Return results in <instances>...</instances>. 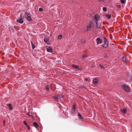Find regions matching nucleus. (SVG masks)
<instances>
[{
	"mask_svg": "<svg viewBox=\"0 0 132 132\" xmlns=\"http://www.w3.org/2000/svg\"><path fill=\"white\" fill-rule=\"evenodd\" d=\"M121 87L126 92H129L130 91L129 87L126 84H124L121 85Z\"/></svg>",
	"mask_w": 132,
	"mask_h": 132,
	"instance_id": "nucleus-1",
	"label": "nucleus"
},
{
	"mask_svg": "<svg viewBox=\"0 0 132 132\" xmlns=\"http://www.w3.org/2000/svg\"><path fill=\"white\" fill-rule=\"evenodd\" d=\"M24 18V16H22V15H20V18L17 20L16 22L20 23H22L24 22L23 19Z\"/></svg>",
	"mask_w": 132,
	"mask_h": 132,
	"instance_id": "nucleus-2",
	"label": "nucleus"
},
{
	"mask_svg": "<svg viewBox=\"0 0 132 132\" xmlns=\"http://www.w3.org/2000/svg\"><path fill=\"white\" fill-rule=\"evenodd\" d=\"M93 23L91 21H90L88 25L87 28V30H89L90 29L93 27Z\"/></svg>",
	"mask_w": 132,
	"mask_h": 132,
	"instance_id": "nucleus-3",
	"label": "nucleus"
},
{
	"mask_svg": "<svg viewBox=\"0 0 132 132\" xmlns=\"http://www.w3.org/2000/svg\"><path fill=\"white\" fill-rule=\"evenodd\" d=\"M59 98H60V96L59 95H55L54 96V98L55 101L56 102H58Z\"/></svg>",
	"mask_w": 132,
	"mask_h": 132,
	"instance_id": "nucleus-4",
	"label": "nucleus"
},
{
	"mask_svg": "<svg viewBox=\"0 0 132 132\" xmlns=\"http://www.w3.org/2000/svg\"><path fill=\"white\" fill-rule=\"evenodd\" d=\"M78 116H79L78 118L81 121H82L83 120V117L80 113L78 112Z\"/></svg>",
	"mask_w": 132,
	"mask_h": 132,
	"instance_id": "nucleus-5",
	"label": "nucleus"
},
{
	"mask_svg": "<svg viewBox=\"0 0 132 132\" xmlns=\"http://www.w3.org/2000/svg\"><path fill=\"white\" fill-rule=\"evenodd\" d=\"M50 39L48 37H45L44 39V41L47 44H48Z\"/></svg>",
	"mask_w": 132,
	"mask_h": 132,
	"instance_id": "nucleus-6",
	"label": "nucleus"
},
{
	"mask_svg": "<svg viewBox=\"0 0 132 132\" xmlns=\"http://www.w3.org/2000/svg\"><path fill=\"white\" fill-rule=\"evenodd\" d=\"M96 40L97 43L98 44H101L102 43V40L99 38H98Z\"/></svg>",
	"mask_w": 132,
	"mask_h": 132,
	"instance_id": "nucleus-7",
	"label": "nucleus"
},
{
	"mask_svg": "<svg viewBox=\"0 0 132 132\" xmlns=\"http://www.w3.org/2000/svg\"><path fill=\"white\" fill-rule=\"evenodd\" d=\"M98 80L96 79H95L93 80V82L94 84L97 85L98 84Z\"/></svg>",
	"mask_w": 132,
	"mask_h": 132,
	"instance_id": "nucleus-8",
	"label": "nucleus"
},
{
	"mask_svg": "<svg viewBox=\"0 0 132 132\" xmlns=\"http://www.w3.org/2000/svg\"><path fill=\"white\" fill-rule=\"evenodd\" d=\"M47 51L49 52L52 53L53 52L52 48L50 47L47 48Z\"/></svg>",
	"mask_w": 132,
	"mask_h": 132,
	"instance_id": "nucleus-9",
	"label": "nucleus"
},
{
	"mask_svg": "<svg viewBox=\"0 0 132 132\" xmlns=\"http://www.w3.org/2000/svg\"><path fill=\"white\" fill-rule=\"evenodd\" d=\"M100 16L97 15H95L94 16V18L96 20V21H98V20L99 19Z\"/></svg>",
	"mask_w": 132,
	"mask_h": 132,
	"instance_id": "nucleus-10",
	"label": "nucleus"
},
{
	"mask_svg": "<svg viewBox=\"0 0 132 132\" xmlns=\"http://www.w3.org/2000/svg\"><path fill=\"white\" fill-rule=\"evenodd\" d=\"M127 60V58L125 56H123L122 58V61L126 63V61Z\"/></svg>",
	"mask_w": 132,
	"mask_h": 132,
	"instance_id": "nucleus-11",
	"label": "nucleus"
},
{
	"mask_svg": "<svg viewBox=\"0 0 132 132\" xmlns=\"http://www.w3.org/2000/svg\"><path fill=\"white\" fill-rule=\"evenodd\" d=\"M33 125H34V126L36 128H37L39 127L37 123L35 122H33Z\"/></svg>",
	"mask_w": 132,
	"mask_h": 132,
	"instance_id": "nucleus-12",
	"label": "nucleus"
},
{
	"mask_svg": "<svg viewBox=\"0 0 132 132\" xmlns=\"http://www.w3.org/2000/svg\"><path fill=\"white\" fill-rule=\"evenodd\" d=\"M95 22H96V27L98 28L100 27V25L99 23H98L97 21H95Z\"/></svg>",
	"mask_w": 132,
	"mask_h": 132,
	"instance_id": "nucleus-13",
	"label": "nucleus"
},
{
	"mask_svg": "<svg viewBox=\"0 0 132 132\" xmlns=\"http://www.w3.org/2000/svg\"><path fill=\"white\" fill-rule=\"evenodd\" d=\"M72 66L73 67L75 68L76 69H79V67L78 66L76 65L75 64H72Z\"/></svg>",
	"mask_w": 132,
	"mask_h": 132,
	"instance_id": "nucleus-14",
	"label": "nucleus"
},
{
	"mask_svg": "<svg viewBox=\"0 0 132 132\" xmlns=\"http://www.w3.org/2000/svg\"><path fill=\"white\" fill-rule=\"evenodd\" d=\"M25 16L26 18L27 17H29L30 16V14L29 13L27 12H26L25 13Z\"/></svg>",
	"mask_w": 132,
	"mask_h": 132,
	"instance_id": "nucleus-15",
	"label": "nucleus"
},
{
	"mask_svg": "<svg viewBox=\"0 0 132 132\" xmlns=\"http://www.w3.org/2000/svg\"><path fill=\"white\" fill-rule=\"evenodd\" d=\"M26 19L27 20L29 21H31L32 20V19L30 16L29 17H27Z\"/></svg>",
	"mask_w": 132,
	"mask_h": 132,
	"instance_id": "nucleus-16",
	"label": "nucleus"
},
{
	"mask_svg": "<svg viewBox=\"0 0 132 132\" xmlns=\"http://www.w3.org/2000/svg\"><path fill=\"white\" fill-rule=\"evenodd\" d=\"M105 16L108 19H110L111 18V16L110 14H106Z\"/></svg>",
	"mask_w": 132,
	"mask_h": 132,
	"instance_id": "nucleus-17",
	"label": "nucleus"
},
{
	"mask_svg": "<svg viewBox=\"0 0 132 132\" xmlns=\"http://www.w3.org/2000/svg\"><path fill=\"white\" fill-rule=\"evenodd\" d=\"M99 66L102 69H104L105 68L104 67V66L102 65L101 64H99Z\"/></svg>",
	"mask_w": 132,
	"mask_h": 132,
	"instance_id": "nucleus-18",
	"label": "nucleus"
},
{
	"mask_svg": "<svg viewBox=\"0 0 132 132\" xmlns=\"http://www.w3.org/2000/svg\"><path fill=\"white\" fill-rule=\"evenodd\" d=\"M31 44L32 48L34 49L35 47V45L32 43V42H31Z\"/></svg>",
	"mask_w": 132,
	"mask_h": 132,
	"instance_id": "nucleus-19",
	"label": "nucleus"
},
{
	"mask_svg": "<svg viewBox=\"0 0 132 132\" xmlns=\"http://www.w3.org/2000/svg\"><path fill=\"white\" fill-rule=\"evenodd\" d=\"M104 43L106 44H108V42L107 39L105 38H104Z\"/></svg>",
	"mask_w": 132,
	"mask_h": 132,
	"instance_id": "nucleus-20",
	"label": "nucleus"
},
{
	"mask_svg": "<svg viewBox=\"0 0 132 132\" xmlns=\"http://www.w3.org/2000/svg\"><path fill=\"white\" fill-rule=\"evenodd\" d=\"M75 110L72 109L71 113L72 114H74L75 112Z\"/></svg>",
	"mask_w": 132,
	"mask_h": 132,
	"instance_id": "nucleus-21",
	"label": "nucleus"
},
{
	"mask_svg": "<svg viewBox=\"0 0 132 132\" xmlns=\"http://www.w3.org/2000/svg\"><path fill=\"white\" fill-rule=\"evenodd\" d=\"M46 88L48 91H49V86L48 85H46Z\"/></svg>",
	"mask_w": 132,
	"mask_h": 132,
	"instance_id": "nucleus-22",
	"label": "nucleus"
},
{
	"mask_svg": "<svg viewBox=\"0 0 132 132\" xmlns=\"http://www.w3.org/2000/svg\"><path fill=\"white\" fill-rule=\"evenodd\" d=\"M108 44H105L103 46V47L106 48L108 46Z\"/></svg>",
	"mask_w": 132,
	"mask_h": 132,
	"instance_id": "nucleus-23",
	"label": "nucleus"
},
{
	"mask_svg": "<svg viewBox=\"0 0 132 132\" xmlns=\"http://www.w3.org/2000/svg\"><path fill=\"white\" fill-rule=\"evenodd\" d=\"M126 109H124L123 110L122 112L124 113H125L126 112Z\"/></svg>",
	"mask_w": 132,
	"mask_h": 132,
	"instance_id": "nucleus-24",
	"label": "nucleus"
},
{
	"mask_svg": "<svg viewBox=\"0 0 132 132\" xmlns=\"http://www.w3.org/2000/svg\"><path fill=\"white\" fill-rule=\"evenodd\" d=\"M126 0H121L120 1L121 3L123 4L125 3Z\"/></svg>",
	"mask_w": 132,
	"mask_h": 132,
	"instance_id": "nucleus-25",
	"label": "nucleus"
},
{
	"mask_svg": "<svg viewBox=\"0 0 132 132\" xmlns=\"http://www.w3.org/2000/svg\"><path fill=\"white\" fill-rule=\"evenodd\" d=\"M87 56V55H86V54H84L82 57V59H83L84 58H85Z\"/></svg>",
	"mask_w": 132,
	"mask_h": 132,
	"instance_id": "nucleus-26",
	"label": "nucleus"
},
{
	"mask_svg": "<svg viewBox=\"0 0 132 132\" xmlns=\"http://www.w3.org/2000/svg\"><path fill=\"white\" fill-rule=\"evenodd\" d=\"M62 38V35H60L58 36V39H61Z\"/></svg>",
	"mask_w": 132,
	"mask_h": 132,
	"instance_id": "nucleus-27",
	"label": "nucleus"
},
{
	"mask_svg": "<svg viewBox=\"0 0 132 132\" xmlns=\"http://www.w3.org/2000/svg\"><path fill=\"white\" fill-rule=\"evenodd\" d=\"M72 109H75V110L76 109L75 106V104L73 105V106L72 107Z\"/></svg>",
	"mask_w": 132,
	"mask_h": 132,
	"instance_id": "nucleus-28",
	"label": "nucleus"
},
{
	"mask_svg": "<svg viewBox=\"0 0 132 132\" xmlns=\"http://www.w3.org/2000/svg\"><path fill=\"white\" fill-rule=\"evenodd\" d=\"M39 11L40 12H42L43 11V9L42 8H39Z\"/></svg>",
	"mask_w": 132,
	"mask_h": 132,
	"instance_id": "nucleus-29",
	"label": "nucleus"
},
{
	"mask_svg": "<svg viewBox=\"0 0 132 132\" xmlns=\"http://www.w3.org/2000/svg\"><path fill=\"white\" fill-rule=\"evenodd\" d=\"M23 123L26 126L28 125L27 123L26 122V121H24Z\"/></svg>",
	"mask_w": 132,
	"mask_h": 132,
	"instance_id": "nucleus-30",
	"label": "nucleus"
},
{
	"mask_svg": "<svg viewBox=\"0 0 132 132\" xmlns=\"http://www.w3.org/2000/svg\"><path fill=\"white\" fill-rule=\"evenodd\" d=\"M103 10L104 11H106V8L105 7H104L103 8Z\"/></svg>",
	"mask_w": 132,
	"mask_h": 132,
	"instance_id": "nucleus-31",
	"label": "nucleus"
},
{
	"mask_svg": "<svg viewBox=\"0 0 132 132\" xmlns=\"http://www.w3.org/2000/svg\"><path fill=\"white\" fill-rule=\"evenodd\" d=\"M27 126L28 129V130H30V126H29V125H27Z\"/></svg>",
	"mask_w": 132,
	"mask_h": 132,
	"instance_id": "nucleus-32",
	"label": "nucleus"
},
{
	"mask_svg": "<svg viewBox=\"0 0 132 132\" xmlns=\"http://www.w3.org/2000/svg\"><path fill=\"white\" fill-rule=\"evenodd\" d=\"M7 106H9V107H10L11 106H12L11 104H10V103L8 104H7Z\"/></svg>",
	"mask_w": 132,
	"mask_h": 132,
	"instance_id": "nucleus-33",
	"label": "nucleus"
},
{
	"mask_svg": "<svg viewBox=\"0 0 132 132\" xmlns=\"http://www.w3.org/2000/svg\"><path fill=\"white\" fill-rule=\"evenodd\" d=\"M12 109H13V108H12V106L10 107L9 108V109L10 110H12Z\"/></svg>",
	"mask_w": 132,
	"mask_h": 132,
	"instance_id": "nucleus-34",
	"label": "nucleus"
},
{
	"mask_svg": "<svg viewBox=\"0 0 132 132\" xmlns=\"http://www.w3.org/2000/svg\"><path fill=\"white\" fill-rule=\"evenodd\" d=\"M99 2H103L104 1L103 0H98Z\"/></svg>",
	"mask_w": 132,
	"mask_h": 132,
	"instance_id": "nucleus-35",
	"label": "nucleus"
},
{
	"mask_svg": "<svg viewBox=\"0 0 132 132\" xmlns=\"http://www.w3.org/2000/svg\"><path fill=\"white\" fill-rule=\"evenodd\" d=\"M85 81H88V79L87 78H86L85 79Z\"/></svg>",
	"mask_w": 132,
	"mask_h": 132,
	"instance_id": "nucleus-36",
	"label": "nucleus"
},
{
	"mask_svg": "<svg viewBox=\"0 0 132 132\" xmlns=\"http://www.w3.org/2000/svg\"><path fill=\"white\" fill-rule=\"evenodd\" d=\"M60 98L61 97L63 98L64 96L63 95H61V96L60 95Z\"/></svg>",
	"mask_w": 132,
	"mask_h": 132,
	"instance_id": "nucleus-37",
	"label": "nucleus"
},
{
	"mask_svg": "<svg viewBox=\"0 0 132 132\" xmlns=\"http://www.w3.org/2000/svg\"><path fill=\"white\" fill-rule=\"evenodd\" d=\"M27 114L28 115H29V113H27Z\"/></svg>",
	"mask_w": 132,
	"mask_h": 132,
	"instance_id": "nucleus-38",
	"label": "nucleus"
},
{
	"mask_svg": "<svg viewBox=\"0 0 132 132\" xmlns=\"http://www.w3.org/2000/svg\"><path fill=\"white\" fill-rule=\"evenodd\" d=\"M104 57L105 58L106 57H107V55H105L104 56Z\"/></svg>",
	"mask_w": 132,
	"mask_h": 132,
	"instance_id": "nucleus-39",
	"label": "nucleus"
},
{
	"mask_svg": "<svg viewBox=\"0 0 132 132\" xmlns=\"http://www.w3.org/2000/svg\"><path fill=\"white\" fill-rule=\"evenodd\" d=\"M120 7V5H119V6H118V7Z\"/></svg>",
	"mask_w": 132,
	"mask_h": 132,
	"instance_id": "nucleus-40",
	"label": "nucleus"
},
{
	"mask_svg": "<svg viewBox=\"0 0 132 132\" xmlns=\"http://www.w3.org/2000/svg\"><path fill=\"white\" fill-rule=\"evenodd\" d=\"M4 122H5V121H4Z\"/></svg>",
	"mask_w": 132,
	"mask_h": 132,
	"instance_id": "nucleus-41",
	"label": "nucleus"
}]
</instances>
